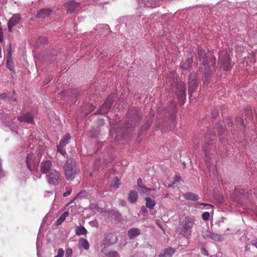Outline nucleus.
Masks as SVG:
<instances>
[{"mask_svg": "<svg viewBox=\"0 0 257 257\" xmlns=\"http://www.w3.org/2000/svg\"><path fill=\"white\" fill-rule=\"evenodd\" d=\"M65 176L68 180H72L77 174L79 170L76 167V162L71 158L67 159L64 166Z\"/></svg>", "mask_w": 257, "mask_h": 257, "instance_id": "1", "label": "nucleus"}, {"mask_svg": "<svg viewBox=\"0 0 257 257\" xmlns=\"http://www.w3.org/2000/svg\"><path fill=\"white\" fill-rule=\"evenodd\" d=\"M195 220V217L194 216H186L181 223L180 234L184 236H190Z\"/></svg>", "mask_w": 257, "mask_h": 257, "instance_id": "2", "label": "nucleus"}, {"mask_svg": "<svg viewBox=\"0 0 257 257\" xmlns=\"http://www.w3.org/2000/svg\"><path fill=\"white\" fill-rule=\"evenodd\" d=\"M61 174L58 170L54 169L46 174V178L49 184L57 185L60 181Z\"/></svg>", "mask_w": 257, "mask_h": 257, "instance_id": "3", "label": "nucleus"}, {"mask_svg": "<svg viewBox=\"0 0 257 257\" xmlns=\"http://www.w3.org/2000/svg\"><path fill=\"white\" fill-rule=\"evenodd\" d=\"M176 86L178 100L180 102L181 104H183L186 96V85L184 82H180L177 84Z\"/></svg>", "mask_w": 257, "mask_h": 257, "instance_id": "4", "label": "nucleus"}, {"mask_svg": "<svg viewBox=\"0 0 257 257\" xmlns=\"http://www.w3.org/2000/svg\"><path fill=\"white\" fill-rule=\"evenodd\" d=\"M219 61L224 70H228L231 68L230 58L226 53L219 55Z\"/></svg>", "mask_w": 257, "mask_h": 257, "instance_id": "5", "label": "nucleus"}, {"mask_svg": "<svg viewBox=\"0 0 257 257\" xmlns=\"http://www.w3.org/2000/svg\"><path fill=\"white\" fill-rule=\"evenodd\" d=\"M54 169L52 162L50 160H44L40 164V170L43 174H47Z\"/></svg>", "mask_w": 257, "mask_h": 257, "instance_id": "6", "label": "nucleus"}, {"mask_svg": "<svg viewBox=\"0 0 257 257\" xmlns=\"http://www.w3.org/2000/svg\"><path fill=\"white\" fill-rule=\"evenodd\" d=\"M21 21V17L20 14H16L13 15L12 17L9 20L8 22V28L9 31L12 32L13 27L18 25Z\"/></svg>", "mask_w": 257, "mask_h": 257, "instance_id": "7", "label": "nucleus"}, {"mask_svg": "<svg viewBox=\"0 0 257 257\" xmlns=\"http://www.w3.org/2000/svg\"><path fill=\"white\" fill-rule=\"evenodd\" d=\"M197 87V82L195 75H190L188 78V93L190 96L196 90Z\"/></svg>", "mask_w": 257, "mask_h": 257, "instance_id": "8", "label": "nucleus"}, {"mask_svg": "<svg viewBox=\"0 0 257 257\" xmlns=\"http://www.w3.org/2000/svg\"><path fill=\"white\" fill-rule=\"evenodd\" d=\"M202 236L205 239L210 238L217 241L221 240V235L220 234L213 233L209 230L203 231Z\"/></svg>", "mask_w": 257, "mask_h": 257, "instance_id": "9", "label": "nucleus"}, {"mask_svg": "<svg viewBox=\"0 0 257 257\" xmlns=\"http://www.w3.org/2000/svg\"><path fill=\"white\" fill-rule=\"evenodd\" d=\"M18 120L20 122H25L27 123H31L34 122V117L31 114L27 113L23 114L21 116H18Z\"/></svg>", "mask_w": 257, "mask_h": 257, "instance_id": "10", "label": "nucleus"}, {"mask_svg": "<svg viewBox=\"0 0 257 257\" xmlns=\"http://www.w3.org/2000/svg\"><path fill=\"white\" fill-rule=\"evenodd\" d=\"M113 101L111 97H109L107 98L105 102L102 105L99 111L100 113H106L109 108L111 107Z\"/></svg>", "mask_w": 257, "mask_h": 257, "instance_id": "11", "label": "nucleus"}, {"mask_svg": "<svg viewBox=\"0 0 257 257\" xmlns=\"http://www.w3.org/2000/svg\"><path fill=\"white\" fill-rule=\"evenodd\" d=\"M176 251V248L171 247H168L163 249L159 254V257H172Z\"/></svg>", "mask_w": 257, "mask_h": 257, "instance_id": "12", "label": "nucleus"}, {"mask_svg": "<svg viewBox=\"0 0 257 257\" xmlns=\"http://www.w3.org/2000/svg\"><path fill=\"white\" fill-rule=\"evenodd\" d=\"M79 6L78 3H76L74 1H71L65 3V7L67 8V12L70 13H73L76 8Z\"/></svg>", "mask_w": 257, "mask_h": 257, "instance_id": "13", "label": "nucleus"}, {"mask_svg": "<svg viewBox=\"0 0 257 257\" xmlns=\"http://www.w3.org/2000/svg\"><path fill=\"white\" fill-rule=\"evenodd\" d=\"M140 233V229L138 228H132L127 231V234L131 239H133L139 236Z\"/></svg>", "mask_w": 257, "mask_h": 257, "instance_id": "14", "label": "nucleus"}, {"mask_svg": "<svg viewBox=\"0 0 257 257\" xmlns=\"http://www.w3.org/2000/svg\"><path fill=\"white\" fill-rule=\"evenodd\" d=\"M51 13L52 11L50 9H42L38 13L37 17L39 18L45 19L47 17H48Z\"/></svg>", "mask_w": 257, "mask_h": 257, "instance_id": "15", "label": "nucleus"}, {"mask_svg": "<svg viewBox=\"0 0 257 257\" xmlns=\"http://www.w3.org/2000/svg\"><path fill=\"white\" fill-rule=\"evenodd\" d=\"M198 53L199 59L202 61V64L204 65H206L207 64V59L204 51L202 49L199 48L198 49Z\"/></svg>", "mask_w": 257, "mask_h": 257, "instance_id": "16", "label": "nucleus"}, {"mask_svg": "<svg viewBox=\"0 0 257 257\" xmlns=\"http://www.w3.org/2000/svg\"><path fill=\"white\" fill-rule=\"evenodd\" d=\"M138 198V193L136 190H133L130 192L128 199L130 203H135L137 201Z\"/></svg>", "mask_w": 257, "mask_h": 257, "instance_id": "17", "label": "nucleus"}, {"mask_svg": "<svg viewBox=\"0 0 257 257\" xmlns=\"http://www.w3.org/2000/svg\"><path fill=\"white\" fill-rule=\"evenodd\" d=\"M183 196L187 200L196 201L199 199V197L197 195L191 192L186 193Z\"/></svg>", "mask_w": 257, "mask_h": 257, "instance_id": "18", "label": "nucleus"}, {"mask_svg": "<svg viewBox=\"0 0 257 257\" xmlns=\"http://www.w3.org/2000/svg\"><path fill=\"white\" fill-rule=\"evenodd\" d=\"M137 184L138 186L141 189L140 192L143 193H146L147 191H151L152 189L149 188H147L143 183V181L142 179L139 178L137 180Z\"/></svg>", "mask_w": 257, "mask_h": 257, "instance_id": "19", "label": "nucleus"}, {"mask_svg": "<svg viewBox=\"0 0 257 257\" xmlns=\"http://www.w3.org/2000/svg\"><path fill=\"white\" fill-rule=\"evenodd\" d=\"M75 233L77 235H85L87 231L86 228L82 226H78L75 228Z\"/></svg>", "mask_w": 257, "mask_h": 257, "instance_id": "20", "label": "nucleus"}, {"mask_svg": "<svg viewBox=\"0 0 257 257\" xmlns=\"http://www.w3.org/2000/svg\"><path fill=\"white\" fill-rule=\"evenodd\" d=\"M79 247L87 250L89 248V243L86 239L81 238L79 241Z\"/></svg>", "mask_w": 257, "mask_h": 257, "instance_id": "21", "label": "nucleus"}, {"mask_svg": "<svg viewBox=\"0 0 257 257\" xmlns=\"http://www.w3.org/2000/svg\"><path fill=\"white\" fill-rule=\"evenodd\" d=\"M156 203L155 201L151 199V198H147L146 199V206L148 207L150 210H152L154 209Z\"/></svg>", "mask_w": 257, "mask_h": 257, "instance_id": "22", "label": "nucleus"}, {"mask_svg": "<svg viewBox=\"0 0 257 257\" xmlns=\"http://www.w3.org/2000/svg\"><path fill=\"white\" fill-rule=\"evenodd\" d=\"M69 214V212L68 211H65L63 212V213L57 219V225H59L61 224L66 219V218L68 216Z\"/></svg>", "mask_w": 257, "mask_h": 257, "instance_id": "23", "label": "nucleus"}, {"mask_svg": "<svg viewBox=\"0 0 257 257\" xmlns=\"http://www.w3.org/2000/svg\"><path fill=\"white\" fill-rule=\"evenodd\" d=\"M7 67L11 71H12L14 68L11 58V53L10 51L9 52V55L7 57Z\"/></svg>", "mask_w": 257, "mask_h": 257, "instance_id": "24", "label": "nucleus"}, {"mask_svg": "<svg viewBox=\"0 0 257 257\" xmlns=\"http://www.w3.org/2000/svg\"><path fill=\"white\" fill-rule=\"evenodd\" d=\"M33 158V155L30 154L28 155L26 159L27 166L30 170H31V166L32 164Z\"/></svg>", "mask_w": 257, "mask_h": 257, "instance_id": "25", "label": "nucleus"}, {"mask_svg": "<svg viewBox=\"0 0 257 257\" xmlns=\"http://www.w3.org/2000/svg\"><path fill=\"white\" fill-rule=\"evenodd\" d=\"M71 136L70 134H67L60 141L59 145L62 147H65L68 143V141L70 139Z\"/></svg>", "mask_w": 257, "mask_h": 257, "instance_id": "26", "label": "nucleus"}, {"mask_svg": "<svg viewBox=\"0 0 257 257\" xmlns=\"http://www.w3.org/2000/svg\"><path fill=\"white\" fill-rule=\"evenodd\" d=\"M192 62V57H191V58H188L187 60L186 61V62H183L181 64V67L183 69H188L190 66Z\"/></svg>", "mask_w": 257, "mask_h": 257, "instance_id": "27", "label": "nucleus"}, {"mask_svg": "<svg viewBox=\"0 0 257 257\" xmlns=\"http://www.w3.org/2000/svg\"><path fill=\"white\" fill-rule=\"evenodd\" d=\"M64 148V147H62L60 145L57 146V151L63 155L66 154V151Z\"/></svg>", "mask_w": 257, "mask_h": 257, "instance_id": "28", "label": "nucleus"}, {"mask_svg": "<svg viewBox=\"0 0 257 257\" xmlns=\"http://www.w3.org/2000/svg\"><path fill=\"white\" fill-rule=\"evenodd\" d=\"M210 213L208 212H205L202 214V218L204 220L207 221L209 219Z\"/></svg>", "mask_w": 257, "mask_h": 257, "instance_id": "29", "label": "nucleus"}, {"mask_svg": "<svg viewBox=\"0 0 257 257\" xmlns=\"http://www.w3.org/2000/svg\"><path fill=\"white\" fill-rule=\"evenodd\" d=\"M64 255V250L62 248H59L58 251V254L54 257H63Z\"/></svg>", "mask_w": 257, "mask_h": 257, "instance_id": "30", "label": "nucleus"}, {"mask_svg": "<svg viewBox=\"0 0 257 257\" xmlns=\"http://www.w3.org/2000/svg\"><path fill=\"white\" fill-rule=\"evenodd\" d=\"M72 254V250L71 248H68L66 250V257H71Z\"/></svg>", "mask_w": 257, "mask_h": 257, "instance_id": "31", "label": "nucleus"}, {"mask_svg": "<svg viewBox=\"0 0 257 257\" xmlns=\"http://www.w3.org/2000/svg\"><path fill=\"white\" fill-rule=\"evenodd\" d=\"M119 180L117 178H115L114 180L113 187L118 188L119 187Z\"/></svg>", "mask_w": 257, "mask_h": 257, "instance_id": "32", "label": "nucleus"}, {"mask_svg": "<svg viewBox=\"0 0 257 257\" xmlns=\"http://www.w3.org/2000/svg\"><path fill=\"white\" fill-rule=\"evenodd\" d=\"M235 121L237 124H243V120L241 117H237L235 119Z\"/></svg>", "mask_w": 257, "mask_h": 257, "instance_id": "33", "label": "nucleus"}, {"mask_svg": "<svg viewBox=\"0 0 257 257\" xmlns=\"http://www.w3.org/2000/svg\"><path fill=\"white\" fill-rule=\"evenodd\" d=\"M174 83L175 80L174 79L172 80L169 79L166 81V85L169 87L170 85L171 86L173 84V83Z\"/></svg>", "mask_w": 257, "mask_h": 257, "instance_id": "34", "label": "nucleus"}, {"mask_svg": "<svg viewBox=\"0 0 257 257\" xmlns=\"http://www.w3.org/2000/svg\"><path fill=\"white\" fill-rule=\"evenodd\" d=\"M71 192H72V190L69 189V190H67V191H66L65 192H64L63 194V196L64 197H67V196H69V195H70Z\"/></svg>", "mask_w": 257, "mask_h": 257, "instance_id": "35", "label": "nucleus"}, {"mask_svg": "<svg viewBox=\"0 0 257 257\" xmlns=\"http://www.w3.org/2000/svg\"><path fill=\"white\" fill-rule=\"evenodd\" d=\"M226 121L228 123V126L230 127H232V126L233 125V121L232 120V119L230 118H228L226 119Z\"/></svg>", "mask_w": 257, "mask_h": 257, "instance_id": "36", "label": "nucleus"}, {"mask_svg": "<svg viewBox=\"0 0 257 257\" xmlns=\"http://www.w3.org/2000/svg\"><path fill=\"white\" fill-rule=\"evenodd\" d=\"M141 211L143 213H146L148 211V210H147V209L146 208V207H145V206H143L141 207Z\"/></svg>", "mask_w": 257, "mask_h": 257, "instance_id": "37", "label": "nucleus"}, {"mask_svg": "<svg viewBox=\"0 0 257 257\" xmlns=\"http://www.w3.org/2000/svg\"><path fill=\"white\" fill-rule=\"evenodd\" d=\"M181 179V177L179 176H176L174 178V181L177 182L179 181Z\"/></svg>", "mask_w": 257, "mask_h": 257, "instance_id": "38", "label": "nucleus"}, {"mask_svg": "<svg viewBox=\"0 0 257 257\" xmlns=\"http://www.w3.org/2000/svg\"><path fill=\"white\" fill-rule=\"evenodd\" d=\"M200 205H203V206H209L211 207H213L212 205H210L209 204H205V203H201Z\"/></svg>", "mask_w": 257, "mask_h": 257, "instance_id": "39", "label": "nucleus"}, {"mask_svg": "<svg viewBox=\"0 0 257 257\" xmlns=\"http://www.w3.org/2000/svg\"><path fill=\"white\" fill-rule=\"evenodd\" d=\"M203 151H204V152L205 153H206V152H207V149H206V147H205V146L204 145L203 146Z\"/></svg>", "mask_w": 257, "mask_h": 257, "instance_id": "40", "label": "nucleus"}, {"mask_svg": "<svg viewBox=\"0 0 257 257\" xmlns=\"http://www.w3.org/2000/svg\"><path fill=\"white\" fill-rule=\"evenodd\" d=\"M94 207H95V205H92H92H90V208H91V209H92V208H94Z\"/></svg>", "mask_w": 257, "mask_h": 257, "instance_id": "41", "label": "nucleus"}, {"mask_svg": "<svg viewBox=\"0 0 257 257\" xmlns=\"http://www.w3.org/2000/svg\"><path fill=\"white\" fill-rule=\"evenodd\" d=\"M97 136V134H92L91 135V136L93 137H95Z\"/></svg>", "mask_w": 257, "mask_h": 257, "instance_id": "42", "label": "nucleus"}, {"mask_svg": "<svg viewBox=\"0 0 257 257\" xmlns=\"http://www.w3.org/2000/svg\"><path fill=\"white\" fill-rule=\"evenodd\" d=\"M221 133H221V131H219V132H218V135H219V136H221Z\"/></svg>", "mask_w": 257, "mask_h": 257, "instance_id": "43", "label": "nucleus"}, {"mask_svg": "<svg viewBox=\"0 0 257 257\" xmlns=\"http://www.w3.org/2000/svg\"><path fill=\"white\" fill-rule=\"evenodd\" d=\"M217 114H218L217 112H215V113H214V116H216V115H217Z\"/></svg>", "mask_w": 257, "mask_h": 257, "instance_id": "44", "label": "nucleus"}, {"mask_svg": "<svg viewBox=\"0 0 257 257\" xmlns=\"http://www.w3.org/2000/svg\"><path fill=\"white\" fill-rule=\"evenodd\" d=\"M14 101H17V98H14Z\"/></svg>", "mask_w": 257, "mask_h": 257, "instance_id": "45", "label": "nucleus"}, {"mask_svg": "<svg viewBox=\"0 0 257 257\" xmlns=\"http://www.w3.org/2000/svg\"><path fill=\"white\" fill-rule=\"evenodd\" d=\"M201 250H202V251H205V249L204 248H202L201 249Z\"/></svg>", "mask_w": 257, "mask_h": 257, "instance_id": "46", "label": "nucleus"}, {"mask_svg": "<svg viewBox=\"0 0 257 257\" xmlns=\"http://www.w3.org/2000/svg\"><path fill=\"white\" fill-rule=\"evenodd\" d=\"M222 131H223V132H225V130H224V128H223V129H222Z\"/></svg>", "mask_w": 257, "mask_h": 257, "instance_id": "47", "label": "nucleus"}, {"mask_svg": "<svg viewBox=\"0 0 257 257\" xmlns=\"http://www.w3.org/2000/svg\"><path fill=\"white\" fill-rule=\"evenodd\" d=\"M212 137L213 138L215 137V136H214V135L212 136Z\"/></svg>", "mask_w": 257, "mask_h": 257, "instance_id": "48", "label": "nucleus"}, {"mask_svg": "<svg viewBox=\"0 0 257 257\" xmlns=\"http://www.w3.org/2000/svg\"><path fill=\"white\" fill-rule=\"evenodd\" d=\"M51 80H52V78H50V79L49 80V81H50Z\"/></svg>", "mask_w": 257, "mask_h": 257, "instance_id": "49", "label": "nucleus"}, {"mask_svg": "<svg viewBox=\"0 0 257 257\" xmlns=\"http://www.w3.org/2000/svg\"><path fill=\"white\" fill-rule=\"evenodd\" d=\"M48 84V82L46 83L44 85H46Z\"/></svg>", "mask_w": 257, "mask_h": 257, "instance_id": "50", "label": "nucleus"}]
</instances>
